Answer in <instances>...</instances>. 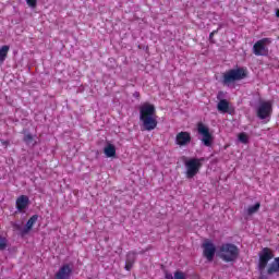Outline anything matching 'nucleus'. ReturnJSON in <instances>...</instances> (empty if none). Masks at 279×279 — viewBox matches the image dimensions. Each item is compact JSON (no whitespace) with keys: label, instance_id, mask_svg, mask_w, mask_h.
<instances>
[{"label":"nucleus","instance_id":"nucleus-1","mask_svg":"<svg viewBox=\"0 0 279 279\" xmlns=\"http://www.w3.org/2000/svg\"><path fill=\"white\" fill-rule=\"evenodd\" d=\"M257 269L259 271V279H268L267 276L279 274V257H275L271 248L264 247L258 253Z\"/></svg>","mask_w":279,"mask_h":279},{"label":"nucleus","instance_id":"nucleus-2","mask_svg":"<svg viewBox=\"0 0 279 279\" xmlns=\"http://www.w3.org/2000/svg\"><path fill=\"white\" fill-rule=\"evenodd\" d=\"M140 121L144 130L151 132L158 126V116H156V107L149 102H144L140 107Z\"/></svg>","mask_w":279,"mask_h":279},{"label":"nucleus","instance_id":"nucleus-3","mask_svg":"<svg viewBox=\"0 0 279 279\" xmlns=\"http://www.w3.org/2000/svg\"><path fill=\"white\" fill-rule=\"evenodd\" d=\"M218 256L225 263H234L239 258V247L230 243L222 244L219 247Z\"/></svg>","mask_w":279,"mask_h":279},{"label":"nucleus","instance_id":"nucleus-4","mask_svg":"<svg viewBox=\"0 0 279 279\" xmlns=\"http://www.w3.org/2000/svg\"><path fill=\"white\" fill-rule=\"evenodd\" d=\"M245 77H247V70H245L244 68L232 69L225 73L223 84L230 86V84H234V82L245 80Z\"/></svg>","mask_w":279,"mask_h":279},{"label":"nucleus","instance_id":"nucleus-5","mask_svg":"<svg viewBox=\"0 0 279 279\" xmlns=\"http://www.w3.org/2000/svg\"><path fill=\"white\" fill-rule=\"evenodd\" d=\"M202 162H204L203 158H191L185 160V175L187 179L195 178L197 173H199V169H202Z\"/></svg>","mask_w":279,"mask_h":279},{"label":"nucleus","instance_id":"nucleus-6","mask_svg":"<svg viewBox=\"0 0 279 279\" xmlns=\"http://www.w3.org/2000/svg\"><path fill=\"white\" fill-rule=\"evenodd\" d=\"M197 132L201 134L202 143L205 145V147H210L213 145V133L210 132V129L206 126L204 123L197 124Z\"/></svg>","mask_w":279,"mask_h":279},{"label":"nucleus","instance_id":"nucleus-7","mask_svg":"<svg viewBox=\"0 0 279 279\" xmlns=\"http://www.w3.org/2000/svg\"><path fill=\"white\" fill-rule=\"evenodd\" d=\"M203 256L208 260V263H213L215 258V254L217 253V246L213 243V241L206 240L202 244Z\"/></svg>","mask_w":279,"mask_h":279},{"label":"nucleus","instance_id":"nucleus-8","mask_svg":"<svg viewBox=\"0 0 279 279\" xmlns=\"http://www.w3.org/2000/svg\"><path fill=\"white\" fill-rule=\"evenodd\" d=\"M271 43L270 38H264L258 40L254 46H253V53L255 56H267L269 53V48H267V45Z\"/></svg>","mask_w":279,"mask_h":279},{"label":"nucleus","instance_id":"nucleus-9","mask_svg":"<svg viewBox=\"0 0 279 279\" xmlns=\"http://www.w3.org/2000/svg\"><path fill=\"white\" fill-rule=\"evenodd\" d=\"M272 108L271 101H260L257 106V117L258 119L265 120L271 117Z\"/></svg>","mask_w":279,"mask_h":279},{"label":"nucleus","instance_id":"nucleus-10","mask_svg":"<svg viewBox=\"0 0 279 279\" xmlns=\"http://www.w3.org/2000/svg\"><path fill=\"white\" fill-rule=\"evenodd\" d=\"M189 143H191V133L180 132L177 134L175 144L179 145V147H185Z\"/></svg>","mask_w":279,"mask_h":279},{"label":"nucleus","instance_id":"nucleus-11","mask_svg":"<svg viewBox=\"0 0 279 279\" xmlns=\"http://www.w3.org/2000/svg\"><path fill=\"white\" fill-rule=\"evenodd\" d=\"M73 269L69 265H63L54 275V279H70Z\"/></svg>","mask_w":279,"mask_h":279},{"label":"nucleus","instance_id":"nucleus-12","mask_svg":"<svg viewBox=\"0 0 279 279\" xmlns=\"http://www.w3.org/2000/svg\"><path fill=\"white\" fill-rule=\"evenodd\" d=\"M15 206L20 213H25V210H27V206H29V197L26 195L19 196L15 202Z\"/></svg>","mask_w":279,"mask_h":279},{"label":"nucleus","instance_id":"nucleus-13","mask_svg":"<svg viewBox=\"0 0 279 279\" xmlns=\"http://www.w3.org/2000/svg\"><path fill=\"white\" fill-rule=\"evenodd\" d=\"M38 221V216L34 215L32 216L28 221L26 222L25 228L22 229V235L25 236V234H29L31 230L34 228V225Z\"/></svg>","mask_w":279,"mask_h":279},{"label":"nucleus","instance_id":"nucleus-14","mask_svg":"<svg viewBox=\"0 0 279 279\" xmlns=\"http://www.w3.org/2000/svg\"><path fill=\"white\" fill-rule=\"evenodd\" d=\"M104 154L106 156V158H117V146H114V144H110L108 143L105 147H104Z\"/></svg>","mask_w":279,"mask_h":279},{"label":"nucleus","instance_id":"nucleus-15","mask_svg":"<svg viewBox=\"0 0 279 279\" xmlns=\"http://www.w3.org/2000/svg\"><path fill=\"white\" fill-rule=\"evenodd\" d=\"M218 111L222 112V114H226V112H228L229 108H230V102H228V100L222 99L218 102Z\"/></svg>","mask_w":279,"mask_h":279},{"label":"nucleus","instance_id":"nucleus-16","mask_svg":"<svg viewBox=\"0 0 279 279\" xmlns=\"http://www.w3.org/2000/svg\"><path fill=\"white\" fill-rule=\"evenodd\" d=\"M257 210H260V203H256L255 205L248 206L246 208V215L248 216L255 215Z\"/></svg>","mask_w":279,"mask_h":279},{"label":"nucleus","instance_id":"nucleus-17","mask_svg":"<svg viewBox=\"0 0 279 279\" xmlns=\"http://www.w3.org/2000/svg\"><path fill=\"white\" fill-rule=\"evenodd\" d=\"M10 51L9 46H2L0 48V62H4L5 58L8 57V52Z\"/></svg>","mask_w":279,"mask_h":279},{"label":"nucleus","instance_id":"nucleus-18","mask_svg":"<svg viewBox=\"0 0 279 279\" xmlns=\"http://www.w3.org/2000/svg\"><path fill=\"white\" fill-rule=\"evenodd\" d=\"M238 141H239L240 143H243V145H247V143H250V136H247L246 133H240V134L238 135Z\"/></svg>","mask_w":279,"mask_h":279},{"label":"nucleus","instance_id":"nucleus-19","mask_svg":"<svg viewBox=\"0 0 279 279\" xmlns=\"http://www.w3.org/2000/svg\"><path fill=\"white\" fill-rule=\"evenodd\" d=\"M174 279H186V274H184L183 271H175L174 272Z\"/></svg>","mask_w":279,"mask_h":279},{"label":"nucleus","instance_id":"nucleus-20","mask_svg":"<svg viewBox=\"0 0 279 279\" xmlns=\"http://www.w3.org/2000/svg\"><path fill=\"white\" fill-rule=\"evenodd\" d=\"M5 247H8V240L0 238V250H5Z\"/></svg>","mask_w":279,"mask_h":279},{"label":"nucleus","instance_id":"nucleus-21","mask_svg":"<svg viewBox=\"0 0 279 279\" xmlns=\"http://www.w3.org/2000/svg\"><path fill=\"white\" fill-rule=\"evenodd\" d=\"M135 259H136V254L135 253H129L128 254V257H126L128 263H134Z\"/></svg>","mask_w":279,"mask_h":279},{"label":"nucleus","instance_id":"nucleus-22","mask_svg":"<svg viewBox=\"0 0 279 279\" xmlns=\"http://www.w3.org/2000/svg\"><path fill=\"white\" fill-rule=\"evenodd\" d=\"M24 141H25V143L31 145L32 141H34V137L32 135L27 134V135H25Z\"/></svg>","mask_w":279,"mask_h":279},{"label":"nucleus","instance_id":"nucleus-23","mask_svg":"<svg viewBox=\"0 0 279 279\" xmlns=\"http://www.w3.org/2000/svg\"><path fill=\"white\" fill-rule=\"evenodd\" d=\"M26 3L29 8H36V0H26Z\"/></svg>","mask_w":279,"mask_h":279},{"label":"nucleus","instance_id":"nucleus-24","mask_svg":"<svg viewBox=\"0 0 279 279\" xmlns=\"http://www.w3.org/2000/svg\"><path fill=\"white\" fill-rule=\"evenodd\" d=\"M165 278L166 279H173V275L171 272H169V271H166L165 272Z\"/></svg>","mask_w":279,"mask_h":279},{"label":"nucleus","instance_id":"nucleus-25","mask_svg":"<svg viewBox=\"0 0 279 279\" xmlns=\"http://www.w3.org/2000/svg\"><path fill=\"white\" fill-rule=\"evenodd\" d=\"M125 269L130 271V269H132V263L126 262Z\"/></svg>","mask_w":279,"mask_h":279},{"label":"nucleus","instance_id":"nucleus-26","mask_svg":"<svg viewBox=\"0 0 279 279\" xmlns=\"http://www.w3.org/2000/svg\"><path fill=\"white\" fill-rule=\"evenodd\" d=\"M276 16L279 19V10H277V12H276Z\"/></svg>","mask_w":279,"mask_h":279},{"label":"nucleus","instance_id":"nucleus-27","mask_svg":"<svg viewBox=\"0 0 279 279\" xmlns=\"http://www.w3.org/2000/svg\"><path fill=\"white\" fill-rule=\"evenodd\" d=\"M134 97H138V93H135V94H134Z\"/></svg>","mask_w":279,"mask_h":279},{"label":"nucleus","instance_id":"nucleus-28","mask_svg":"<svg viewBox=\"0 0 279 279\" xmlns=\"http://www.w3.org/2000/svg\"><path fill=\"white\" fill-rule=\"evenodd\" d=\"M218 97H221V93H219Z\"/></svg>","mask_w":279,"mask_h":279},{"label":"nucleus","instance_id":"nucleus-29","mask_svg":"<svg viewBox=\"0 0 279 279\" xmlns=\"http://www.w3.org/2000/svg\"><path fill=\"white\" fill-rule=\"evenodd\" d=\"M215 33H211L210 36H213Z\"/></svg>","mask_w":279,"mask_h":279}]
</instances>
